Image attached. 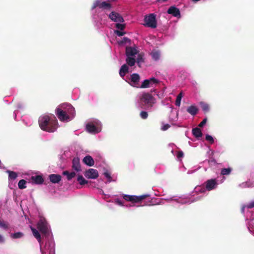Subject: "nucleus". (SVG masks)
Returning a JSON list of instances; mask_svg holds the SVG:
<instances>
[{
    "label": "nucleus",
    "mask_w": 254,
    "mask_h": 254,
    "mask_svg": "<svg viewBox=\"0 0 254 254\" xmlns=\"http://www.w3.org/2000/svg\"><path fill=\"white\" fill-rule=\"evenodd\" d=\"M108 2H112V1H116L117 0H107Z\"/></svg>",
    "instance_id": "nucleus-50"
},
{
    "label": "nucleus",
    "mask_w": 254,
    "mask_h": 254,
    "mask_svg": "<svg viewBox=\"0 0 254 254\" xmlns=\"http://www.w3.org/2000/svg\"><path fill=\"white\" fill-rule=\"evenodd\" d=\"M184 156V153L182 151H179L177 152V157L179 159Z\"/></svg>",
    "instance_id": "nucleus-42"
},
{
    "label": "nucleus",
    "mask_w": 254,
    "mask_h": 254,
    "mask_svg": "<svg viewBox=\"0 0 254 254\" xmlns=\"http://www.w3.org/2000/svg\"><path fill=\"white\" fill-rule=\"evenodd\" d=\"M0 227L6 230L8 228V225L4 221L0 220Z\"/></svg>",
    "instance_id": "nucleus-36"
},
{
    "label": "nucleus",
    "mask_w": 254,
    "mask_h": 254,
    "mask_svg": "<svg viewBox=\"0 0 254 254\" xmlns=\"http://www.w3.org/2000/svg\"><path fill=\"white\" fill-rule=\"evenodd\" d=\"M205 139L206 140L209 141L211 144H212L214 143V139H213V137L209 134H207L206 135Z\"/></svg>",
    "instance_id": "nucleus-39"
},
{
    "label": "nucleus",
    "mask_w": 254,
    "mask_h": 254,
    "mask_svg": "<svg viewBox=\"0 0 254 254\" xmlns=\"http://www.w3.org/2000/svg\"><path fill=\"white\" fill-rule=\"evenodd\" d=\"M83 162L89 166H93L94 165V160L90 155L86 156L83 159Z\"/></svg>",
    "instance_id": "nucleus-15"
},
{
    "label": "nucleus",
    "mask_w": 254,
    "mask_h": 254,
    "mask_svg": "<svg viewBox=\"0 0 254 254\" xmlns=\"http://www.w3.org/2000/svg\"><path fill=\"white\" fill-rule=\"evenodd\" d=\"M116 202L117 204H118L119 205H121V206H123L124 204H123V201L119 199H117L116 200Z\"/></svg>",
    "instance_id": "nucleus-47"
},
{
    "label": "nucleus",
    "mask_w": 254,
    "mask_h": 254,
    "mask_svg": "<svg viewBox=\"0 0 254 254\" xmlns=\"http://www.w3.org/2000/svg\"><path fill=\"white\" fill-rule=\"evenodd\" d=\"M183 92L181 91L177 96V98L175 101V105L177 106H180L181 105V99L183 97Z\"/></svg>",
    "instance_id": "nucleus-28"
},
{
    "label": "nucleus",
    "mask_w": 254,
    "mask_h": 254,
    "mask_svg": "<svg viewBox=\"0 0 254 254\" xmlns=\"http://www.w3.org/2000/svg\"><path fill=\"white\" fill-rule=\"evenodd\" d=\"M84 176L88 179H95L98 177L99 174L97 170L91 168L85 171Z\"/></svg>",
    "instance_id": "nucleus-8"
},
{
    "label": "nucleus",
    "mask_w": 254,
    "mask_h": 254,
    "mask_svg": "<svg viewBox=\"0 0 254 254\" xmlns=\"http://www.w3.org/2000/svg\"><path fill=\"white\" fill-rule=\"evenodd\" d=\"M128 72V67L126 64L123 65L119 71L120 75L123 77Z\"/></svg>",
    "instance_id": "nucleus-20"
},
{
    "label": "nucleus",
    "mask_w": 254,
    "mask_h": 254,
    "mask_svg": "<svg viewBox=\"0 0 254 254\" xmlns=\"http://www.w3.org/2000/svg\"><path fill=\"white\" fill-rule=\"evenodd\" d=\"M200 105L202 108V110L205 113L208 112L209 111V106L208 104L203 102H200Z\"/></svg>",
    "instance_id": "nucleus-25"
},
{
    "label": "nucleus",
    "mask_w": 254,
    "mask_h": 254,
    "mask_svg": "<svg viewBox=\"0 0 254 254\" xmlns=\"http://www.w3.org/2000/svg\"><path fill=\"white\" fill-rule=\"evenodd\" d=\"M151 86L148 79L144 80L140 86L141 88H146Z\"/></svg>",
    "instance_id": "nucleus-32"
},
{
    "label": "nucleus",
    "mask_w": 254,
    "mask_h": 254,
    "mask_svg": "<svg viewBox=\"0 0 254 254\" xmlns=\"http://www.w3.org/2000/svg\"><path fill=\"white\" fill-rule=\"evenodd\" d=\"M207 121V119L206 118H204L203 121L199 124L198 127H203L206 123Z\"/></svg>",
    "instance_id": "nucleus-41"
},
{
    "label": "nucleus",
    "mask_w": 254,
    "mask_h": 254,
    "mask_svg": "<svg viewBox=\"0 0 254 254\" xmlns=\"http://www.w3.org/2000/svg\"><path fill=\"white\" fill-rule=\"evenodd\" d=\"M135 62L138 64L139 66H140V64L144 62L143 55L142 54H139L137 55V57L135 60Z\"/></svg>",
    "instance_id": "nucleus-33"
},
{
    "label": "nucleus",
    "mask_w": 254,
    "mask_h": 254,
    "mask_svg": "<svg viewBox=\"0 0 254 254\" xmlns=\"http://www.w3.org/2000/svg\"><path fill=\"white\" fill-rule=\"evenodd\" d=\"M149 196V195L148 194H143L140 196L124 194L123 195V198L127 201H130L133 203H138Z\"/></svg>",
    "instance_id": "nucleus-4"
},
{
    "label": "nucleus",
    "mask_w": 254,
    "mask_h": 254,
    "mask_svg": "<svg viewBox=\"0 0 254 254\" xmlns=\"http://www.w3.org/2000/svg\"><path fill=\"white\" fill-rule=\"evenodd\" d=\"M8 172L9 174L8 177L10 179L15 180L17 178V174L15 172L8 171Z\"/></svg>",
    "instance_id": "nucleus-35"
},
{
    "label": "nucleus",
    "mask_w": 254,
    "mask_h": 254,
    "mask_svg": "<svg viewBox=\"0 0 254 254\" xmlns=\"http://www.w3.org/2000/svg\"><path fill=\"white\" fill-rule=\"evenodd\" d=\"M109 18L113 21L116 22H123L124 19L120 14L115 11H112L109 14Z\"/></svg>",
    "instance_id": "nucleus-9"
},
{
    "label": "nucleus",
    "mask_w": 254,
    "mask_h": 254,
    "mask_svg": "<svg viewBox=\"0 0 254 254\" xmlns=\"http://www.w3.org/2000/svg\"><path fill=\"white\" fill-rule=\"evenodd\" d=\"M51 182L54 184L59 183L62 179V177L59 174H51L49 176Z\"/></svg>",
    "instance_id": "nucleus-13"
},
{
    "label": "nucleus",
    "mask_w": 254,
    "mask_h": 254,
    "mask_svg": "<svg viewBox=\"0 0 254 254\" xmlns=\"http://www.w3.org/2000/svg\"><path fill=\"white\" fill-rule=\"evenodd\" d=\"M151 56L152 57V58L154 60L157 61L160 58V52L157 51H153L151 53Z\"/></svg>",
    "instance_id": "nucleus-26"
},
{
    "label": "nucleus",
    "mask_w": 254,
    "mask_h": 254,
    "mask_svg": "<svg viewBox=\"0 0 254 254\" xmlns=\"http://www.w3.org/2000/svg\"><path fill=\"white\" fill-rule=\"evenodd\" d=\"M137 51L135 48L127 47L126 49V54L127 57H130L131 56H133L137 54Z\"/></svg>",
    "instance_id": "nucleus-14"
},
{
    "label": "nucleus",
    "mask_w": 254,
    "mask_h": 254,
    "mask_svg": "<svg viewBox=\"0 0 254 254\" xmlns=\"http://www.w3.org/2000/svg\"><path fill=\"white\" fill-rule=\"evenodd\" d=\"M167 13L172 14L175 17L180 16V11L179 8L174 6H170L167 10Z\"/></svg>",
    "instance_id": "nucleus-12"
},
{
    "label": "nucleus",
    "mask_w": 254,
    "mask_h": 254,
    "mask_svg": "<svg viewBox=\"0 0 254 254\" xmlns=\"http://www.w3.org/2000/svg\"><path fill=\"white\" fill-rule=\"evenodd\" d=\"M140 116L141 118V119L145 120L148 118V114L147 112L146 111H141L140 113Z\"/></svg>",
    "instance_id": "nucleus-37"
},
{
    "label": "nucleus",
    "mask_w": 254,
    "mask_h": 254,
    "mask_svg": "<svg viewBox=\"0 0 254 254\" xmlns=\"http://www.w3.org/2000/svg\"><path fill=\"white\" fill-rule=\"evenodd\" d=\"M104 175H105V176L108 179H109V182L111 181V175L110 174V173H109L108 172H106L104 173Z\"/></svg>",
    "instance_id": "nucleus-46"
},
{
    "label": "nucleus",
    "mask_w": 254,
    "mask_h": 254,
    "mask_svg": "<svg viewBox=\"0 0 254 254\" xmlns=\"http://www.w3.org/2000/svg\"><path fill=\"white\" fill-rule=\"evenodd\" d=\"M116 27L121 30H123L125 28V24L121 23H117L116 24Z\"/></svg>",
    "instance_id": "nucleus-38"
},
{
    "label": "nucleus",
    "mask_w": 254,
    "mask_h": 254,
    "mask_svg": "<svg viewBox=\"0 0 254 254\" xmlns=\"http://www.w3.org/2000/svg\"><path fill=\"white\" fill-rule=\"evenodd\" d=\"M130 40L127 37H124L123 39V43H126L127 42H129Z\"/></svg>",
    "instance_id": "nucleus-48"
},
{
    "label": "nucleus",
    "mask_w": 254,
    "mask_h": 254,
    "mask_svg": "<svg viewBox=\"0 0 254 254\" xmlns=\"http://www.w3.org/2000/svg\"><path fill=\"white\" fill-rule=\"evenodd\" d=\"M205 184L206 189L208 191L215 189L217 186V183L215 179L208 180L205 182Z\"/></svg>",
    "instance_id": "nucleus-10"
},
{
    "label": "nucleus",
    "mask_w": 254,
    "mask_h": 254,
    "mask_svg": "<svg viewBox=\"0 0 254 254\" xmlns=\"http://www.w3.org/2000/svg\"><path fill=\"white\" fill-rule=\"evenodd\" d=\"M141 107L151 108L156 103L155 98L149 93H143L140 97Z\"/></svg>",
    "instance_id": "nucleus-2"
},
{
    "label": "nucleus",
    "mask_w": 254,
    "mask_h": 254,
    "mask_svg": "<svg viewBox=\"0 0 254 254\" xmlns=\"http://www.w3.org/2000/svg\"><path fill=\"white\" fill-rule=\"evenodd\" d=\"M140 79V76L137 73H133L131 75L130 80L131 82H132V84H131V86L133 87H138V82Z\"/></svg>",
    "instance_id": "nucleus-11"
},
{
    "label": "nucleus",
    "mask_w": 254,
    "mask_h": 254,
    "mask_svg": "<svg viewBox=\"0 0 254 254\" xmlns=\"http://www.w3.org/2000/svg\"><path fill=\"white\" fill-rule=\"evenodd\" d=\"M31 229L33 235L37 241L40 243L41 241V235L39 232L34 228L31 227Z\"/></svg>",
    "instance_id": "nucleus-23"
},
{
    "label": "nucleus",
    "mask_w": 254,
    "mask_h": 254,
    "mask_svg": "<svg viewBox=\"0 0 254 254\" xmlns=\"http://www.w3.org/2000/svg\"><path fill=\"white\" fill-rule=\"evenodd\" d=\"M170 127V125L169 124H165L162 127H161V129L162 130H167L169 127Z\"/></svg>",
    "instance_id": "nucleus-44"
},
{
    "label": "nucleus",
    "mask_w": 254,
    "mask_h": 254,
    "mask_svg": "<svg viewBox=\"0 0 254 254\" xmlns=\"http://www.w3.org/2000/svg\"><path fill=\"white\" fill-rule=\"evenodd\" d=\"M187 111L191 115L195 116L197 114L198 109L195 106L191 105L187 108Z\"/></svg>",
    "instance_id": "nucleus-18"
},
{
    "label": "nucleus",
    "mask_w": 254,
    "mask_h": 254,
    "mask_svg": "<svg viewBox=\"0 0 254 254\" xmlns=\"http://www.w3.org/2000/svg\"><path fill=\"white\" fill-rule=\"evenodd\" d=\"M115 32L119 36H123L125 34V32H122V31H119V30H116L115 31Z\"/></svg>",
    "instance_id": "nucleus-45"
},
{
    "label": "nucleus",
    "mask_w": 254,
    "mask_h": 254,
    "mask_svg": "<svg viewBox=\"0 0 254 254\" xmlns=\"http://www.w3.org/2000/svg\"><path fill=\"white\" fill-rule=\"evenodd\" d=\"M31 179L36 184H42L44 182L42 176L40 175L32 176Z\"/></svg>",
    "instance_id": "nucleus-19"
},
{
    "label": "nucleus",
    "mask_w": 254,
    "mask_h": 254,
    "mask_svg": "<svg viewBox=\"0 0 254 254\" xmlns=\"http://www.w3.org/2000/svg\"><path fill=\"white\" fill-rule=\"evenodd\" d=\"M246 207L248 208H250V209H251V208H253L254 207V200L252 201L251 202H250V203L248 204L247 205H246Z\"/></svg>",
    "instance_id": "nucleus-43"
},
{
    "label": "nucleus",
    "mask_w": 254,
    "mask_h": 254,
    "mask_svg": "<svg viewBox=\"0 0 254 254\" xmlns=\"http://www.w3.org/2000/svg\"><path fill=\"white\" fill-rule=\"evenodd\" d=\"M192 134L196 138H200L202 136L201 129L198 127H195L192 129Z\"/></svg>",
    "instance_id": "nucleus-22"
},
{
    "label": "nucleus",
    "mask_w": 254,
    "mask_h": 254,
    "mask_svg": "<svg viewBox=\"0 0 254 254\" xmlns=\"http://www.w3.org/2000/svg\"><path fill=\"white\" fill-rule=\"evenodd\" d=\"M98 7L104 9H110L112 6L110 3L106 1H101L100 0H96L92 5V9H94Z\"/></svg>",
    "instance_id": "nucleus-6"
},
{
    "label": "nucleus",
    "mask_w": 254,
    "mask_h": 254,
    "mask_svg": "<svg viewBox=\"0 0 254 254\" xmlns=\"http://www.w3.org/2000/svg\"><path fill=\"white\" fill-rule=\"evenodd\" d=\"M86 129L90 133H98L99 131L97 127L92 124H88L86 125Z\"/></svg>",
    "instance_id": "nucleus-16"
},
{
    "label": "nucleus",
    "mask_w": 254,
    "mask_h": 254,
    "mask_svg": "<svg viewBox=\"0 0 254 254\" xmlns=\"http://www.w3.org/2000/svg\"><path fill=\"white\" fill-rule=\"evenodd\" d=\"M56 115L61 121H65L69 119V115L67 114L66 110L63 111L62 109L60 108L56 109Z\"/></svg>",
    "instance_id": "nucleus-7"
},
{
    "label": "nucleus",
    "mask_w": 254,
    "mask_h": 254,
    "mask_svg": "<svg viewBox=\"0 0 254 254\" xmlns=\"http://www.w3.org/2000/svg\"><path fill=\"white\" fill-rule=\"evenodd\" d=\"M67 110L66 112L67 114L69 115V117H73L75 115V111L74 108L70 105L67 104L66 105Z\"/></svg>",
    "instance_id": "nucleus-21"
},
{
    "label": "nucleus",
    "mask_w": 254,
    "mask_h": 254,
    "mask_svg": "<svg viewBox=\"0 0 254 254\" xmlns=\"http://www.w3.org/2000/svg\"><path fill=\"white\" fill-rule=\"evenodd\" d=\"M63 174L64 176H67V179L68 180H71L72 178H73L75 175H76V173L74 172H71V173H69L68 171H64L63 172Z\"/></svg>",
    "instance_id": "nucleus-24"
},
{
    "label": "nucleus",
    "mask_w": 254,
    "mask_h": 254,
    "mask_svg": "<svg viewBox=\"0 0 254 254\" xmlns=\"http://www.w3.org/2000/svg\"><path fill=\"white\" fill-rule=\"evenodd\" d=\"M77 181L80 185H84L88 183V181L86 180L82 175H79L78 176Z\"/></svg>",
    "instance_id": "nucleus-29"
},
{
    "label": "nucleus",
    "mask_w": 254,
    "mask_h": 254,
    "mask_svg": "<svg viewBox=\"0 0 254 254\" xmlns=\"http://www.w3.org/2000/svg\"><path fill=\"white\" fill-rule=\"evenodd\" d=\"M232 169L230 168H223L221 170V174L222 175H228L230 174Z\"/></svg>",
    "instance_id": "nucleus-34"
},
{
    "label": "nucleus",
    "mask_w": 254,
    "mask_h": 254,
    "mask_svg": "<svg viewBox=\"0 0 254 254\" xmlns=\"http://www.w3.org/2000/svg\"><path fill=\"white\" fill-rule=\"evenodd\" d=\"M26 181L23 179L20 180L18 183V186L20 189H24L26 188Z\"/></svg>",
    "instance_id": "nucleus-31"
},
{
    "label": "nucleus",
    "mask_w": 254,
    "mask_h": 254,
    "mask_svg": "<svg viewBox=\"0 0 254 254\" xmlns=\"http://www.w3.org/2000/svg\"><path fill=\"white\" fill-rule=\"evenodd\" d=\"M148 80L150 81L151 85H152L153 84H157L158 83V80L154 77H151L150 79H148Z\"/></svg>",
    "instance_id": "nucleus-40"
},
{
    "label": "nucleus",
    "mask_w": 254,
    "mask_h": 254,
    "mask_svg": "<svg viewBox=\"0 0 254 254\" xmlns=\"http://www.w3.org/2000/svg\"><path fill=\"white\" fill-rule=\"evenodd\" d=\"M38 122L40 128L44 131L53 132L58 127V121L54 116L51 117L46 115L41 117Z\"/></svg>",
    "instance_id": "nucleus-1"
},
{
    "label": "nucleus",
    "mask_w": 254,
    "mask_h": 254,
    "mask_svg": "<svg viewBox=\"0 0 254 254\" xmlns=\"http://www.w3.org/2000/svg\"><path fill=\"white\" fill-rule=\"evenodd\" d=\"M37 227L42 234L44 235L48 234L47 223L44 218H41L39 220L37 223Z\"/></svg>",
    "instance_id": "nucleus-5"
},
{
    "label": "nucleus",
    "mask_w": 254,
    "mask_h": 254,
    "mask_svg": "<svg viewBox=\"0 0 254 254\" xmlns=\"http://www.w3.org/2000/svg\"><path fill=\"white\" fill-rule=\"evenodd\" d=\"M4 241V238H3V237L2 236V235H1L0 234V243H3Z\"/></svg>",
    "instance_id": "nucleus-49"
},
{
    "label": "nucleus",
    "mask_w": 254,
    "mask_h": 254,
    "mask_svg": "<svg viewBox=\"0 0 254 254\" xmlns=\"http://www.w3.org/2000/svg\"><path fill=\"white\" fill-rule=\"evenodd\" d=\"M145 23L144 25L148 27L155 28L157 27V22L156 20V16L154 13L149 14L146 15L144 18Z\"/></svg>",
    "instance_id": "nucleus-3"
},
{
    "label": "nucleus",
    "mask_w": 254,
    "mask_h": 254,
    "mask_svg": "<svg viewBox=\"0 0 254 254\" xmlns=\"http://www.w3.org/2000/svg\"><path fill=\"white\" fill-rule=\"evenodd\" d=\"M24 236L23 233L20 232H16L13 234H11L10 236L13 239H18L22 238Z\"/></svg>",
    "instance_id": "nucleus-30"
},
{
    "label": "nucleus",
    "mask_w": 254,
    "mask_h": 254,
    "mask_svg": "<svg viewBox=\"0 0 254 254\" xmlns=\"http://www.w3.org/2000/svg\"><path fill=\"white\" fill-rule=\"evenodd\" d=\"M127 64L130 66H132L135 63V60L133 58L127 57L126 59Z\"/></svg>",
    "instance_id": "nucleus-27"
},
{
    "label": "nucleus",
    "mask_w": 254,
    "mask_h": 254,
    "mask_svg": "<svg viewBox=\"0 0 254 254\" xmlns=\"http://www.w3.org/2000/svg\"><path fill=\"white\" fill-rule=\"evenodd\" d=\"M72 168L77 171L80 170V164L79 159L78 158H74L73 159Z\"/></svg>",
    "instance_id": "nucleus-17"
}]
</instances>
